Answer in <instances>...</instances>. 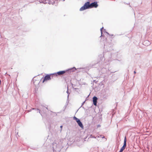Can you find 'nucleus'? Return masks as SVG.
Wrapping results in <instances>:
<instances>
[{"label":"nucleus","mask_w":152,"mask_h":152,"mask_svg":"<svg viewBox=\"0 0 152 152\" xmlns=\"http://www.w3.org/2000/svg\"><path fill=\"white\" fill-rule=\"evenodd\" d=\"M90 6L91 8H92L94 7L96 8L98 7V5L97 2L96 1L90 4Z\"/></svg>","instance_id":"nucleus-6"},{"label":"nucleus","mask_w":152,"mask_h":152,"mask_svg":"<svg viewBox=\"0 0 152 152\" xmlns=\"http://www.w3.org/2000/svg\"><path fill=\"white\" fill-rule=\"evenodd\" d=\"M91 8L90 3L89 1L86 2L84 5L80 9V11H82L86 9Z\"/></svg>","instance_id":"nucleus-1"},{"label":"nucleus","mask_w":152,"mask_h":152,"mask_svg":"<svg viewBox=\"0 0 152 152\" xmlns=\"http://www.w3.org/2000/svg\"><path fill=\"white\" fill-rule=\"evenodd\" d=\"M53 76L54 74H53L47 75L44 77L42 81V83H43L48 80H50L51 79V77H52Z\"/></svg>","instance_id":"nucleus-2"},{"label":"nucleus","mask_w":152,"mask_h":152,"mask_svg":"<svg viewBox=\"0 0 152 152\" xmlns=\"http://www.w3.org/2000/svg\"><path fill=\"white\" fill-rule=\"evenodd\" d=\"M134 72L135 74L136 73V72L135 71H134Z\"/></svg>","instance_id":"nucleus-13"},{"label":"nucleus","mask_w":152,"mask_h":152,"mask_svg":"<svg viewBox=\"0 0 152 152\" xmlns=\"http://www.w3.org/2000/svg\"><path fill=\"white\" fill-rule=\"evenodd\" d=\"M79 126L82 128L83 129V124L81 123V122L80 121V120L78 121L77 122Z\"/></svg>","instance_id":"nucleus-8"},{"label":"nucleus","mask_w":152,"mask_h":152,"mask_svg":"<svg viewBox=\"0 0 152 152\" xmlns=\"http://www.w3.org/2000/svg\"><path fill=\"white\" fill-rule=\"evenodd\" d=\"M33 83L36 87H37L40 83L39 78L38 77H35L33 79Z\"/></svg>","instance_id":"nucleus-3"},{"label":"nucleus","mask_w":152,"mask_h":152,"mask_svg":"<svg viewBox=\"0 0 152 152\" xmlns=\"http://www.w3.org/2000/svg\"><path fill=\"white\" fill-rule=\"evenodd\" d=\"M101 34H102V28H101Z\"/></svg>","instance_id":"nucleus-11"},{"label":"nucleus","mask_w":152,"mask_h":152,"mask_svg":"<svg viewBox=\"0 0 152 152\" xmlns=\"http://www.w3.org/2000/svg\"><path fill=\"white\" fill-rule=\"evenodd\" d=\"M60 127L61 128V129H62V126H60Z\"/></svg>","instance_id":"nucleus-12"},{"label":"nucleus","mask_w":152,"mask_h":152,"mask_svg":"<svg viewBox=\"0 0 152 152\" xmlns=\"http://www.w3.org/2000/svg\"><path fill=\"white\" fill-rule=\"evenodd\" d=\"M73 119L74 120H75L77 122L80 120V119H79L75 116H74L73 117Z\"/></svg>","instance_id":"nucleus-10"},{"label":"nucleus","mask_w":152,"mask_h":152,"mask_svg":"<svg viewBox=\"0 0 152 152\" xmlns=\"http://www.w3.org/2000/svg\"><path fill=\"white\" fill-rule=\"evenodd\" d=\"M76 69L75 67H73L69 69L68 71L70 72H73L76 71Z\"/></svg>","instance_id":"nucleus-9"},{"label":"nucleus","mask_w":152,"mask_h":152,"mask_svg":"<svg viewBox=\"0 0 152 152\" xmlns=\"http://www.w3.org/2000/svg\"><path fill=\"white\" fill-rule=\"evenodd\" d=\"M93 102L94 104L96 106L97 104V98L96 96H94L93 98Z\"/></svg>","instance_id":"nucleus-7"},{"label":"nucleus","mask_w":152,"mask_h":152,"mask_svg":"<svg viewBox=\"0 0 152 152\" xmlns=\"http://www.w3.org/2000/svg\"><path fill=\"white\" fill-rule=\"evenodd\" d=\"M126 137H125V138L124 141V145L121 148L119 152H122L124 150L125 147L126 146Z\"/></svg>","instance_id":"nucleus-4"},{"label":"nucleus","mask_w":152,"mask_h":152,"mask_svg":"<svg viewBox=\"0 0 152 152\" xmlns=\"http://www.w3.org/2000/svg\"><path fill=\"white\" fill-rule=\"evenodd\" d=\"M66 72L65 71H60L57 72L53 74L54 76H57L58 75H62L65 73Z\"/></svg>","instance_id":"nucleus-5"}]
</instances>
